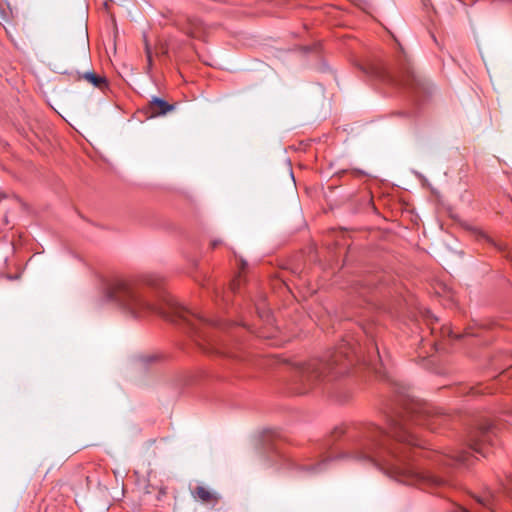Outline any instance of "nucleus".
<instances>
[{"instance_id":"13","label":"nucleus","mask_w":512,"mask_h":512,"mask_svg":"<svg viewBox=\"0 0 512 512\" xmlns=\"http://www.w3.org/2000/svg\"><path fill=\"white\" fill-rule=\"evenodd\" d=\"M240 281H241V276H238L236 279H234L231 282V284H230L231 291L235 292L239 288Z\"/></svg>"},{"instance_id":"18","label":"nucleus","mask_w":512,"mask_h":512,"mask_svg":"<svg viewBox=\"0 0 512 512\" xmlns=\"http://www.w3.org/2000/svg\"><path fill=\"white\" fill-rule=\"evenodd\" d=\"M342 431L341 430H336L334 431V434H338V433H341Z\"/></svg>"},{"instance_id":"8","label":"nucleus","mask_w":512,"mask_h":512,"mask_svg":"<svg viewBox=\"0 0 512 512\" xmlns=\"http://www.w3.org/2000/svg\"><path fill=\"white\" fill-rule=\"evenodd\" d=\"M174 110V105L169 104L167 101L153 97L149 102V111L151 116H161Z\"/></svg>"},{"instance_id":"14","label":"nucleus","mask_w":512,"mask_h":512,"mask_svg":"<svg viewBox=\"0 0 512 512\" xmlns=\"http://www.w3.org/2000/svg\"><path fill=\"white\" fill-rule=\"evenodd\" d=\"M454 512H479L478 510H475V511H470L468 510L467 508L465 507H462V506H457L454 510Z\"/></svg>"},{"instance_id":"3","label":"nucleus","mask_w":512,"mask_h":512,"mask_svg":"<svg viewBox=\"0 0 512 512\" xmlns=\"http://www.w3.org/2000/svg\"><path fill=\"white\" fill-rule=\"evenodd\" d=\"M104 297L117 305L128 317L142 319L162 311L146 297L144 285L137 280L112 278L103 281Z\"/></svg>"},{"instance_id":"9","label":"nucleus","mask_w":512,"mask_h":512,"mask_svg":"<svg viewBox=\"0 0 512 512\" xmlns=\"http://www.w3.org/2000/svg\"><path fill=\"white\" fill-rule=\"evenodd\" d=\"M478 504L489 512L497 511L498 498L492 491H487L483 496L477 497Z\"/></svg>"},{"instance_id":"6","label":"nucleus","mask_w":512,"mask_h":512,"mask_svg":"<svg viewBox=\"0 0 512 512\" xmlns=\"http://www.w3.org/2000/svg\"><path fill=\"white\" fill-rule=\"evenodd\" d=\"M144 45L149 69L152 67L153 51L157 56H166L170 51V43L163 35H156L152 40L147 34H144Z\"/></svg>"},{"instance_id":"1","label":"nucleus","mask_w":512,"mask_h":512,"mask_svg":"<svg viewBox=\"0 0 512 512\" xmlns=\"http://www.w3.org/2000/svg\"><path fill=\"white\" fill-rule=\"evenodd\" d=\"M446 416L434 408L412 404L405 412L388 419V430L374 424L353 432L341 449H332L315 464L301 466L305 475L314 476L341 460H355L383 471L389 477L408 485H434L444 483L443 478L416 471L408 462V453L422 447L421 441L411 431L414 424L437 430Z\"/></svg>"},{"instance_id":"12","label":"nucleus","mask_w":512,"mask_h":512,"mask_svg":"<svg viewBox=\"0 0 512 512\" xmlns=\"http://www.w3.org/2000/svg\"><path fill=\"white\" fill-rule=\"evenodd\" d=\"M83 78L93 84V86L102 89L107 86V80L105 77L99 76L92 72H86L83 75Z\"/></svg>"},{"instance_id":"16","label":"nucleus","mask_w":512,"mask_h":512,"mask_svg":"<svg viewBox=\"0 0 512 512\" xmlns=\"http://www.w3.org/2000/svg\"><path fill=\"white\" fill-rule=\"evenodd\" d=\"M218 244H220V241L214 240V241L212 242V246H213V247H216Z\"/></svg>"},{"instance_id":"2","label":"nucleus","mask_w":512,"mask_h":512,"mask_svg":"<svg viewBox=\"0 0 512 512\" xmlns=\"http://www.w3.org/2000/svg\"><path fill=\"white\" fill-rule=\"evenodd\" d=\"M374 355L381 360L373 338L362 344L354 336L349 335L335 350L327 352L322 358L297 363L293 390L297 394L308 393L325 379L345 374L355 360L371 364Z\"/></svg>"},{"instance_id":"7","label":"nucleus","mask_w":512,"mask_h":512,"mask_svg":"<svg viewBox=\"0 0 512 512\" xmlns=\"http://www.w3.org/2000/svg\"><path fill=\"white\" fill-rule=\"evenodd\" d=\"M433 460L439 465L470 466L473 456L466 451H453L449 454L434 453Z\"/></svg>"},{"instance_id":"15","label":"nucleus","mask_w":512,"mask_h":512,"mask_svg":"<svg viewBox=\"0 0 512 512\" xmlns=\"http://www.w3.org/2000/svg\"><path fill=\"white\" fill-rule=\"evenodd\" d=\"M215 299L217 300L220 297V292L217 288L214 289Z\"/></svg>"},{"instance_id":"10","label":"nucleus","mask_w":512,"mask_h":512,"mask_svg":"<svg viewBox=\"0 0 512 512\" xmlns=\"http://www.w3.org/2000/svg\"><path fill=\"white\" fill-rule=\"evenodd\" d=\"M195 498H198L203 503H214L218 501L215 493L211 492L204 486H197L192 492Z\"/></svg>"},{"instance_id":"11","label":"nucleus","mask_w":512,"mask_h":512,"mask_svg":"<svg viewBox=\"0 0 512 512\" xmlns=\"http://www.w3.org/2000/svg\"><path fill=\"white\" fill-rule=\"evenodd\" d=\"M407 85H410L417 93L420 91L426 92L427 90V82L414 72L410 73L407 79Z\"/></svg>"},{"instance_id":"17","label":"nucleus","mask_w":512,"mask_h":512,"mask_svg":"<svg viewBox=\"0 0 512 512\" xmlns=\"http://www.w3.org/2000/svg\"><path fill=\"white\" fill-rule=\"evenodd\" d=\"M376 74H378L379 76H382V72H379V71H375Z\"/></svg>"},{"instance_id":"4","label":"nucleus","mask_w":512,"mask_h":512,"mask_svg":"<svg viewBox=\"0 0 512 512\" xmlns=\"http://www.w3.org/2000/svg\"><path fill=\"white\" fill-rule=\"evenodd\" d=\"M172 321L185 326L195 336L198 345L205 351L233 356L219 334V331L224 327L223 323L208 319L182 306L175 308Z\"/></svg>"},{"instance_id":"19","label":"nucleus","mask_w":512,"mask_h":512,"mask_svg":"<svg viewBox=\"0 0 512 512\" xmlns=\"http://www.w3.org/2000/svg\"><path fill=\"white\" fill-rule=\"evenodd\" d=\"M457 2L460 4V5H463V2L461 0H457Z\"/></svg>"},{"instance_id":"5","label":"nucleus","mask_w":512,"mask_h":512,"mask_svg":"<svg viewBox=\"0 0 512 512\" xmlns=\"http://www.w3.org/2000/svg\"><path fill=\"white\" fill-rule=\"evenodd\" d=\"M496 441V432L491 423L481 424L478 428L470 432L468 442L469 447L477 454L485 457L489 446H494Z\"/></svg>"},{"instance_id":"20","label":"nucleus","mask_w":512,"mask_h":512,"mask_svg":"<svg viewBox=\"0 0 512 512\" xmlns=\"http://www.w3.org/2000/svg\"><path fill=\"white\" fill-rule=\"evenodd\" d=\"M241 264H242V268L246 265V263L244 261H242Z\"/></svg>"}]
</instances>
